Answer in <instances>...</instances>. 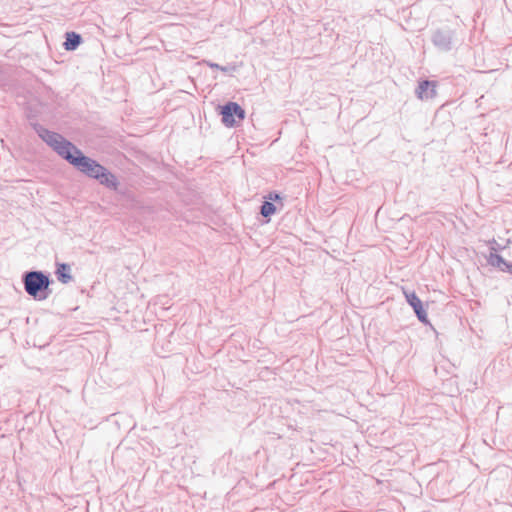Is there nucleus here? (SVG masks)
I'll return each instance as SVG.
<instances>
[{"label":"nucleus","mask_w":512,"mask_h":512,"mask_svg":"<svg viewBox=\"0 0 512 512\" xmlns=\"http://www.w3.org/2000/svg\"><path fill=\"white\" fill-rule=\"evenodd\" d=\"M37 132L43 141L52 147L59 156L67 160L80 172L87 174L94 161L93 159L83 155L81 150L74 144L56 132L49 131L45 128H40Z\"/></svg>","instance_id":"f257e3e1"},{"label":"nucleus","mask_w":512,"mask_h":512,"mask_svg":"<svg viewBox=\"0 0 512 512\" xmlns=\"http://www.w3.org/2000/svg\"><path fill=\"white\" fill-rule=\"evenodd\" d=\"M37 132L43 141L52 147L59 156L67 160L80 172L87 174L94 161L93 159L83 155L81 150L74 144L56 132L49 131L45 128H40Z\"/></svg>","instance_id":"f03ea898"},{"label":"nucleus","mask_w":512,"mask_h":512,"mask_svg":"<svg viewBox=\"0 0 512 512\" xmlns=\"http://www.w3.org/2000/svg\"><path fill=\"white\" fill-rule=\"evenodd\" d=\"M22 281L25 291L28 295L41 299L40 293L47 290L50 285L49 277L42 271H29L26 272Z\"/></svg>","instance_id":"7ed1b4c3"},{"label":"nucleus","mask_w":512,"mask_h":512,"mask_svg":"<svg viewBox=\"0 0 512 512\" xmlns=\"http://www.w3.org/2000/svg\"><path fill=\"white\" fill-rule=\"evenodd\" d=\"M222 122L227 127H233L245 118V110L236 102H228L221 107Z\"/></svg>","instance_id":"20e7f679"},{"label":"nucleus","mask_w":512,"mask_h":512,"mask_svg":"<svg viewBox=\"0 0 512 512\" xmlns=\"http://www.w3.org/2000/svg\"><path fill=\"white\" fill-rule=\"evenodd\" d=\"M405 297L409 305L413 308L418 320L424 324L428 323L427 313L423 308L422 301L415 292H405Z\"/></svg>","instance_id":"39448f33"},{"label":"nucleus","mask_w":512,"mask_h":512,"mask_svg":"<svg viewBox=\"0 0 512 512\" xmlns=\"http://www.w3.org/2000/svg\"><path fill=\"white\" fill-rule=\"evenodd\" d=\"M415 94L420 100L432 99L436 95V82L422 80L415 89Z\"/></svg>","instance_id":"423d86ee"},{"label":"nucleus","mask_w":512,"mask_h":512,"mask_svg":"<svg viewBox=\"0 0 512 512\" xmlns=\"http://www.w3.org/2000/svg\"><path fill=\"white\" fill-rule=\"evenodd\" d=\"M452 36L449 31H436L432 36L433 44L442 51H448L451 49Z\"/></svg>","instance_id":"0eeeda50"},{"label":"nucleus","mask_w":512,"mask_h":512,"mask_svg":"<svg viewBox=\"0 0 512 512\" xmlns=\"http://www.w3.org/2000/svg\"><path fill=\"white\" fill-rule=\"evenodd\" d=\"M56 276L61 283H69L72 280L70 266L66 263L58 264L56 269Z\"/></svg>","instance_id":"6e6552de"},{"label":"nucleus","mask_w":512,"mask_h":512,"mask_svg":"<svg viewBox=\"0 0 512 512\" xmlns=\"http://www.w3.org/2000/svg\"><path fill=\"white\" fill-rule=\"evenodd\" d=\"M488 263L493 266L499 268L503 272H507L506 267L510 266L512 262L506 261L502 256L497 253L491 252L487 258Z\"/></svg>","instance_id":"1a4fd4ad"},{"label":"nucleus","mask_w":512,"mask_h":512,"mask_svg":"<svg viewBox=\"0 0 512 512\" xmlns=\"http://www.w3.org/2000/svg\"><path fill=\"white\" fill-rule=\"evenodd\" d=\"M96 179L99 180L101 184L113 189H116L118 184L116 177L112 173H110L105 167L103 173H100V175Z\"/></svg>","instance_id":"9d476101"},{"label":"nucleus","mask_w":512,"mask_h":512,"mask_svg":"<svg viewBox=\"0 0 512 512\" xmlns=\"http://www.w3.org/2000/svg\"><path fill=\"white\" fill-rule=\"evenodd\" d=\"M81 43V37L79 34L75 32L66 33V41L64 42V47L68 51L75 50L79 44Z\"/></svg>","instance_id":"9b49d317"},{"label":"nucleus","mask_w":512,"mask_h":512,"mask_svg":"<svg viewBox=\"0 0 512 512\" xmlns=\"http://www.w3.org/2000/svg\"><path fill=\"white\" fill-rule=\"evenodd\" d=\"M276 212V206L270 201H264L260 208V213L263 217H269Z\"/></svg>","instance_id":"f8f14e48"},{"label":"nucleus","mask_w":512,"mask_h":512,"mask_svg":"<svg viewBox=\"0 0 512 512\" xmlns=\"http://www.w3.org/2000/svg\"><path fill=\"white\" fill-rule=\"evenodd\" d=\"M103 170L104 167L94 160L86 175L96 179L100 175V173H103Z\"/></svg>","instance_id":"ddd939ff"},{"label":"nucleus","mask_w":512,"mask_h":512,"mask_svg":"<svg viewBox=\"0 0 512 512\" xmlns=\"http://www.w3.org/2000/svg\"><path fill=\"white\" fill-rule=\"evenodd\" d=\"M204 63L209 66L210 68L212 69H218V70H221L222 72H233L235 71V67L234 66H221L217 63H214V62H211V61H207L205 60Z\"/></svg>","instance_id":"4468645a"},{"label":"nucleus","mask_w":512,"mask_h":512,"mask_svg":"<svg viewBox=\"0 0 512 512\" xmlns=\"http://www.w3.org/2000/svg\"><path fill=\"white\" fill-rule=\"evenodd\" d=\"M269 201H278V200H281V196L280 194L276 193V192H270L268 194V197Z\"/></svg>","instance_id":"2eb2a0df"},{"label":"nucleus","mask_w":512,"mask_h":512,"mask_svg":"<svg viewBox=\"0 0 512 512\" xmlns=\"http://www.w3.org/2000/svg\"><path fill=\"white\" fill-rule=\"evenodd\" d=\"M506 269H507V273H510L512 275V263L510 266H507Z\"/></svg>","instance_id":"dca6fc26"},{"label":"nucleus","mask_w":512,"mask_h":512,"mask_svg":"<svg viewBox=\"0 0 512 512\" xmlns=\"http://www.w3.org/2000/svg\"><path fill=\"white\" fill-rule=\"evenodd\" d=\"M490 243L491 244H496V240L493 239Z\"/></svg>","instance_id":"f3484780"}]
</instances>
